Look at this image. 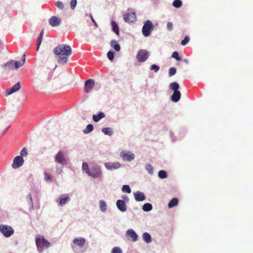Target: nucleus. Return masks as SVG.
Wrapping results in <instances>:
<instances>
[{"instance_id": "f03ea898", "label": "nucleus", "mask_w": 253, "mask_h": 253, "mask_svg": "<svg viewBox=\"0 0 253 253\" xmlns=\"http://www.w3.org/2000/svg\"><path fill=\"white\" fill-rule=\"evenodd\" d=\"M36 244L39 252H42L44 248H48L50 246L49 242L43 236L40 237L39 235L36 237Z\"/></svg>"}, {"instance_id": "39448f33", "label": "nucleus", "mask_w": 253, "mask_h": 253, "mask_svg": "<svg viewBox=\"0 0 253 253\" xmlns=\"http://www.w3.org/2000/svg\"><path fill=\"white\" fill-rule=\"evenodd\" d=\"M150 54L148 51L145 49L139 50L136 55V59L139 62H143L147 60Z\"/></svg>"}, {"instance_id": "6e6552de", "label": "nucleus", "mask_w": 253, "mask_h": 253, "mask_svg": "<svg viewBox=\"0 0 253 253\" xmlns=\"http://www.w3.org/2000/svg\"><path fill=\"white\" fill-rule=\"evenodd\" d=\"M120 156L124 161H131L134 159V155L128 151H122L120 153Z\"/></svg>"}, {"instance_id": "5701e85b", "label": "nucleus", "mask_w": 253, "mask_h": 253, "mask_svg": "<svg viewBox=\"0 0 253 253\" xmlns=\"http://www.w3.org/2000/svg\"><path fill=\"white\" fill-rule=\"evenodd\" d=\"M105 117V114L102 112H100L97 115H93L92 118L93 120L95 122H98L100 120L104 118Z\"/></svg>"}, {"instance_id": "3c124183", "label": "nucleus", "mask_w": 253, "mask_h": 253, "mask_svg": "<svg viewBox=\"0 0 253 253\" xmlns=\"http://www.w3.org/2000/svg\"><path fill=\"white\" fill-rule=\"evenodd\" d=\"M27 198L28 199V200L29 201V203H30V204L31 205V206H33V202L32 195L31 194H29V195H28Z\"/></svg>"}, {"instance_id": "7c9ffc66", "label": "nucleus", "mask_w": 253, "mask_h": 253, "mask_svg": "<svg viewBox=\"0 0 253 253\" xmlns=\"http://www.w3.org/2000/svg\"><path fill=\"white\" fill-rule=\"evenodd\" d=\"M93 126L92 124H88L86 126V128L84 129L83 132L85 134H87L90 133L93 130Z\"/></svg>"}, {"instance_id": "dca6fc26", "label": "nucleus", "mask_w": 253, "mask_h": 253, "mask_svg": "<svg viewBox=\"0 0 253 253\" xmlns=\"http://www.w3.org/2000/svg\"><path fill=\"white\" fill-rule=\"evenodd\" d=\"M105 166L107 169L112 170L119 169L121 165L119 162L107 163L105 164Z\"/></svg>"}, {"instance_id": "9d476101", "label": "nucleus", "mask_w": 253, "mask_h": 253, "mask_svg": "<svg viewBox=\"0 0 253 253\" xmlns=\"http://www.w3.org/2000/svg\"><path fill=\"white\" fill-rule=\"evenodd\" d=\"M95 82L92 79H88L84 83V90L86 93H88L93 88Z\"/></svg>"}, {"instance_id": "a19ab883", "label": "nucleus", "mask_w": 253, "mask_h": 253, "mask_svg": "<svg viewBox=\"0 0 253 253\" xmlns=\"http://www.w3.org/2000/svg\"><path fill=\"white\" fill-rule=\"evenodd\" d=\"M56 7L59 9L62 10L64 8V5L62 2L58 1L56 2Z\"/></svg>"}, {"instance_id": "4468645a", "label": "nucleus", "mask_w": 253, "mask_h": 253, "mask_svg": "<svg viewBox=\"0 0 253 253\" xmlns=\"http://www.w3.org/2000/svg\"><path fill=\"white\" fill-rule=\"evenodd\" d=\"M126 236L129 240H131L133 242H135L137 240V235L135 231L131 229L127 231Z\"/></svg>"}, {"instance_id": "cd10ccee", "label": "nucleus", "mask_w": 253, "mask_h": 253, "mask_svg": "<svg viewBox=\"0 0 253 253\" xmlns=\"http://www.w3.org/2000/svg\"><path fill=\"white\" fill-rule=\"evenodd\" d=\"M169 87L173 91H178V89L179 88V85L177 83L173 82L170 84Z\"/></svg>"}, {"instance_id": "a878e982", "label": "nucleus", "mask_w": 253, "mask_h": 253, "mask_svg": "<svg viewBox=\"0 0 253 253\" xmlns=\"http://www.w3.org/2000/svg\"><path fill=\"white\" fill-rule=\"evenodd\" d=\"M178 203V200L176 198H172L168 204V207L169 208H173L176 206Z\"/></svg>"}, {"instance_id": "2f4dec72", "label": "nucleus", "mask_w": 253, "mask_h": 253, "mask_svg": "<svg viewBox=\"0 0 253 253\" xmlns=\"http://www.w3.org/2000/svg\"><path fill=\"white\" fill-rule=\"evenodd\" d=\"M142 209L145 211H149L152 209V206L150 203H146L143 206Z\"/></svg>"}, {"instance_id": "e433bc0d", "label": "nucleus", "mask_w": 253, "mask_h": 253, "mask_svg": "<svg viewBox=\"0 0 253 253\" xmlns=\"http://www.w3.org/2000/svg\"><path fill=\"white\" fill-rule=\"evenodd\" d=\"M176 72V69L175 68H174V67L170 68L169 69V76L170 77V76H173L175 74Z\"/></svg>"}, {"instance_id": "393cba45", "label": "nucleus", "mask_w": 253, "mask_h": 253, "mask_svg": "<svg viewBox=\"0 0 253 253\" xmlns=\"http://www.w3.org/2000/svg\"><path fill=\"white\" fill-rule=\"evenodd\" d=\"M110 45L114 49L117 51H119L121 49L120 45L117 43V42L115 40H112L111 42Z\"/></svg>"}, {"instance_id": "a18cd8bd", "label": "nucleus", "mask_w": 253, "mask_h": 253, "mask_svg": "<svg viewBox=\"0 0 253 253\" xmlns=\"http://www.w3.org/2000/svg\"><path fill=\"white\" fill-rule=\"evenodd\" d=\"M42 37L41 36H39L37 39V50H38L39 48L40 47V46L41 44L42 41Z\"/></svg>"}, {"instance_id": "09e8293b", "label": "nucleus", "mask_w": 253, "mask_h": 253, "mask_svg": "<svg viewBox=\"0 0 253 253\" xmlns=\"http://www.w3.org/2000/svg\"><path fill=\"white\" fill-rule=\"evenodd\" d=\"M44 176H45V179L46 181H50V182L52 181L51 176L47 172H44Z\"/></svg>"}, {"instance_id": "864d4df0", "label": "nucleus", "mask_w": 253, "mask_h": 253, "mask_svg": "<svg viewBox=\"0 0 253 253\" xmlns=\"http://www.w3.org/2000/svg\"><path fill=\"white\" fill-rule=\"evenodd\" d=\"M43 33H44V31H43V29H42V31L41 32L40 34V36H41V37H43Z\"/></svg>"}, {"instance_id": "58836bf2", "label": "nucleus", "mask_w": 253, "mask_h": 253, "mask_svg": "<svg viewBox=\"0 0 253 253\" xmlns=\"http://www.w3.org/2000/svg\"><path fill=\"white\" fill-rule=\"evenodd\" d=\"M150 69L151 70H154L155 72H157L159 70L160 67L157 65L153 64L150 66Z\"/></svg>"}, {"instance_id": "49530a36", "label": "nucleus", "mask_w": 253, "mask_h": 253, "mask_svg": "<svg viewBox=\"0 0 253 253\" xmlns=\"http://www.w3.org/2000/svg\"><path fill=\"white\" fill-rule=\"evenodd\" d=\"M77 0H71L70 2V6L72 9H74L77 5Z\"/></svg>"}, {"instance_id": "37998d69", "label": "nucleus", "mask_w": 253, "mask_h": 253, "mask_svg": "<svg viewBox=\"0 0 253 253\" xmlns=\"http://www.w3.org/2000/svg\"><path fill=\"white\" fill-rule=\"evenodd\" d=\"M28 153H27V150L26 148H23L22 150L20 152V156L22 157H26L27 156Z\"/></svg>"}, {"instance_id": "423d86ee", "label": "nucleus", "mask_w": 253, "mask_h": 253, "mask_svg": "<svg viewBox=\"0 0 253 253\" xmlns=\"http://www.w3.org/2000/svg\"><path fill=\"white\" fill-rule=\"evenodd\" d=\"M136 18L135 13L131 9H128L127 12L124 16L125 21L127 23H131L135 21Z\"/></svg>"}, {"instance_id": "8fccbe9b", "label": "nucleus", "mask_w": 253, "mask_h": 253, "mask_svg": "<svg viewBox=\"0 0 253 253\" xmlns=\"http://www.w3.org/2000/svg\"><path fill=\"white\" fill-rule=\"evenodd\" d=\"M167 28L169 30L171 31L173 28V24L171 22H168L167 25Z\"/></svg>"}, {"instance_id": "4c0bfd02", "label": "nucleus", "mask_w": 253, "mask_h": 253, "mask_svg": "<svg viewBox=\"0 0 253 253\" xmlns=\"http://www.w3.org/2000/svg\"><path fill=\"white\" fill-rule=\"evenodd\" d=\"M146 169L150 174L153 173V167L152 165L149 164L146 166Z\"/></svg>"}, {"instance_id": "a211bd4d", "label": "nucleus", "mask_w": 253, "mask_h": 253, "mask_svg": "<svg viewBox=\"0 0 253 253\" xmlns=\"http://www.w3.org/2000/svg\"><path fill=\"white\" fill-rule=\"evenodd\" d=\"M117 206L121 211H125L126 210V206L123 200H119L117 202Z\"/></svg>"}, {"instance_id": "72a5a7b5", "label": "nucleus", "mask_w": 253, "mask_h": 253, "mask_svg": "<svg viewBox=\"0 0 253 253\" xmlns=\"http://www.w3.org/2000/svg\"><path fill=\"white\" fill-rule=\"evenodd\" d=\"M182 1L180 0H175L172 3V5L176 8H179L182 6Z\"/></svg>"}, {"instance_id": "b1692460", "label": "nucleus", "mask_w": 253, "mask_h": 253, "mask_svg": "<svg viewBox=\"0 0 253 253\" xmlns=\"http://www.w3.org/2000/svg\"><path fill=\"white\" fill-rule=\"evenodd\" d=\"M144 241L147 243H150L152 241L151 237L149 233L145 232L142 235Z\"/></svg>"}, {"instance_id": "c03bdc74", "label": "nucleus", "mask_w": 253, "mask_h": 253, "mask_svg": "<svg viewBox=\"0 0 253 253\" xmlns=\"http://www.w3.org/2000/svg\"><path fill=\"white\" fill-rule=\"evenodd\" d=\"M112 253H122V251L121 249L119 247H115L114 248L111 252Z\"/></svg>"}, {"instance_id": "6ab92c4d", "label": "nucleus", "mask_w": 253, "mask_h": 253, "mask_svg": "<svg viewBox=\"0 0 253 253\" xmlns=\"http://www.w3.org/2000/svg\"><path fill=\"white\" fill-rule=\"evenodd\" d=\"M26 55L24 54L22 56V60L19 61H13V67L14 69H18L20 67L22 66L25 62Z\"/></svg>"}, {"instance_id": "c9c22d12", "label": "nucleus", "mask_w": 253, "mask_h": 253, "mask_svg": "<svg viewBox=\"0 0 253 253\" xmlns=\"http://www.w3.org/2000/svg\"><path fill=\"white\" fill-rule=\"evenodd\" d=\"M172 57L175 58L177 61H181V58L179 57L178 52L174 51L172 54Z\"/></svg>"}, {"instance_id": "f3484780", "label": "nucleus", "mask_w": 253, "mask_h": 253, "mask_svg": "<svg viewBox=\"0 0 253 253\" xmlns=\"http://www.w3.org/2000/svg\"><path fill=\"white\" fill-rule=\"evenodd\" d=\"M85 240L84 238H77L73 240V242L77 246L82 248L84 246Z\"/></svg>"}, {"instance_id": "f257e3e1", "label": "nucleus", "mask_w": 253, "mask_h": 253, "mask_svg": "<svg viewBox=\"0 0 253 253\" xmlns=\"http://www.w3.org/2000/svg\"><path fill=\"white\" fill-rule=\"evenodd\" d=\"M53 53L57 56L58 63L66 64L69 57L72 53V50L69 45L60 44L53 49Z\"/></svg>"}, {"instance_id": "bb28decb", "label": "nucleus", "mask_w": 253, "mask_h": 253, "mask_svg": "<svg viewBox=\"0 0 253 253\" xmlns=\"http://www.w3.org/2000/svg\"><path fill=\"white\" fill-rule=\"evenodd\" d=\"M111 25L113 31L118 36L119 35V29L118 25L115 21L111 22Z\"/></svg>"}, {"instance_id": "c85d7f7f", "label": "nucleus", "mask_w": 253, "mask_h": 253, "mask_svg": "<svg viewBox=\"0 0 253 253\" xmlns=\"http://www.w3.org/2000/svg\"><path fill=\"white\" fill-rule=\"evenodd\" d=\"M99 207H100V210L102 211L105 212L106 211L107 205L104 201H103V200L100 201Z\"/></svg>"}, {"instance_id": "f8f14e48", "label": "nucleus", "mask_w": 253, "mask_h": 253, "mask_svg": "<svg viewBox=\"0 0 253 253\" xmlns=\"http://www.w3.org/2000/svg\"><path fill=\"white\" fill-rule=\"evenodd\" d=\"M21 88V84L20 83L17 82L15 84L12 86L11 88H8L5 90V93L7 95H9L11 94H12L16 91L19 90Z\"/></svg>"}, {"instance_id": "603ef678", "label": "nucleus", "mask_w": 253, "mask_h": 253, "mask_svg": "<svg viewBox=\"0 0 253 253\" xmlns=\"http://www.w3.org/2000/svg\"><path fill=\"white\" fill-rule=\"evenodd\" d=\"M62 171V169H56V172L58 174L61 173Z\"/></svg>"}, {"instance_id": "20e7f679", "label": "nucleus", "mask_w": 253, "mask_h": 253, "mask_svg": "<svg viewBox=\"0 0 253 253\" xmlns=\"http://www.w3.org/2000/svg\"><path fill=\"white\" fill-rule=\"evenodd\" d=\"M0 232L2 233L5 237H9L13 235L14 230L9 225L1 224L0 225Z\"/></svg>"}, {"instance_id": "79ce46f5", "label": "nucleus", "mask_w": 253, "mask_h": 253, "mask_svg": "<svg viewBox=\"0 0 253 253\" xmlns=\"http://www.w3.org/2000/svg\"><path fill=\"white\" fill-rule=\"evenodd\" d=\"M107 57L110 60H112L114 58V52L112 51H109L107 53Z\"/></svg>"}, {"instance_id": "412c9836", "label": "nucleus", "mask_w": 253, "mask_h": 253, "mask_svg": "<svg viewBox=\"0 0 253 253\" xmlns=\"http://www.w3.org/2000/svg\"><path fill=\"white\" fill-rule=\"evenodd\" d=\"M134 195L135 199L137 201H142L145 199L144 194L139 191L134 193Z\"/></svg>"}, {"instance_id": "de8ad7c7", "label": "nucleus", "mask_w": 253, "mask_h": 253, "mask_svg": "<svg viewBox=\"0 0 253 253\" xmlns=\"http://www.w3.org/2000/svg\"><path fill=\"white\" fill-rule=\"evenodd\" d=\"M82 169L84 171H85V173H87L88 170H90L88 169V165L86 163H84L82 166Z\"/></svg>"}, {"instance_id": "473e14b6", "label": "nucleus", "mask_w": 253, "mask_h": 253, "mask_svg": "<svg viewBox=\"0 0 253 253\" xmlns=\"http://www.w3.org/2000/svg\"><path fill=\"white\" fill-rule=\"evenodd\" d=\"M158 176L160 178L164 179L167 178L168 175L166 171L161 170L158 172Z\"/></svg>"}, {"instance_id": "2eb2a0df", "label": "nucleus", "mask_w": 253, "mask_h": 253, "mask_svg": "<svg viewBox=\"0 0 253 253\" xmlns=\"http://www.w3.org/2000/svg\"><path fill=\"white\" fill-rule=\"evenodd\" d=\"M61 20L60 18L55 16H52L49 19V23L52 27H56L60 25Z\"/></svg>"}, {"instance_id": "1a4fd4ad", "label": "nucleus", "mask_w": 253, "mask_h": 253, "mask_svg": "<svg viewBox=\"0 0 253 253\" xmlns=\"http://www.w3.org/2000/svg\"><path fill=\"white\" fill-rule=\"evenodd\" d=\"M24 159L21 156H17L13 160L12 167L15 169L20 168L24 163Z\"/></svg>"}, {"instance_id": "9b49d317", "label": "nucleus", "mask_w": 253, "mask_h": 253, "mask_svg": "<svg viewBox=\"0 0 253 253\" xmlns=\"http://www.w3.org/2000/svg\"><path fill=\"white\" fill-rule=\"evenodd\" d=\"M87 173L88 175L93 178L99 177L101 175L100 169L98 167H96L93 169L88 170Z\"/></svg>"}, {"instance_id": "ddd939ff", "label": "nucleus", "mask_w": 253, "mask_h": 253, "mask_svg": "<svg viewBox=\"0 0 253 253\" xmlns=\"http://www.w3.org/2000/svg\"><path fill=\"white\" fill-rule=\"evenodd\" d=\"M70 198L68 195L63 194L61 195L57 200L56 202L58 205L60 206H62L65 205L67 202L70 201Z\"/></svg>"}, {"instance_id": "5fc2aeb1", "label": "nucleus", "mask_w": 253, "mask_h": 253, "mask_svg": "<svg viewBox=\"0 0 253 253\" xmlns=\"http://www.w3.org/2000/svg\"><path fill=\"white\" fill-rule=\"evenodd\" d=\"M92 21L95 24H96V22H95L94 20L93 19H92Z\"/></svg>"}, {"instance_id": "aec40b11", "label": "nucleus", "mask_w": 253, "mask_h": 253, "mask_svg": "<svg viewBox=\"0 0 253 253\" xmlns=\"http://www.w3.org/2000/svg\"><path fill=\"white\" fill-rule=\"evenodd\" d=\"M1 67L6 71H9L14 69L13 61H10L5 64L1 65Z\"/></svg>"}, {"instance_id": "4be33fe9", "label": "nucleus", "mask_w": 253, "mask_h": 253, "mask_svg": "<svg viewBox=\"0 0 253 253\" xmlns=\"http://www.w3.org/2000/svg\"><path fill=\"white\" fill-rule=\"evenodd\" d=\"M181 97V93L179 91H175L173 92L171 98V100L174 102H178Z\"/></svg>"}, {"instance_id": "0eeeda50", "label": "nucleus", "mask_w": 253, "mask_h": 253, "mask_svg": "<svg viewBox=\"0 0 253 253\" xmlns=\"http://www.w3.org/2000/svg\"><path fill=\"white\" fill-rule=\"evenodd\" d=\"M55 161L56 163H59L62 165H65L67 164V160L65 157V154L62 151H59L55 156Z\"/></svg>"}, {"instance_id": "c756f323", "label": "nucleus", "mask_w": 253, "mask_h": 253, "mask_svg": "<svg viewBox=\"0 0 253 253\" xmlns=\"http://www.w3.org/2000/svg\"><path fill=\"white\" fill-rule=\"evenodd\" d=\"M102 131L105 134L111 136L113 134L112 129L110 127H105L102 128Z\"/></svg>"}, {"instance_id": "7ed1b4c3", "label": "nucleus", "mask_w": 253, "mask_h": 253, "mask_svg": "<svg viewBox=\"0 0 253 253\" xmlns=\"http://www.w3.org/2000/svg\"><path fill=\"white\" fill-rule=\"evenodd\" d=\"M154 26L152 22L150 20H146L142 27V32L145 37H148L150 33L154 30Z\"/></svg>"}, {"instance_id": "ea45409f", "label": "nucleus", "mask_w": 253, "mask_h": 253, "mask_svg": "<svg viewBox=\"0 0 253 253\" xmlns=\"http://www.w3.org/2000/svg\"><path fill=\"white\" fill-rule=\"evenodd\" d=\"M190 41V38L188 36H186L184 40H183L181 42V44L182 45L184 46L185 45Z\"/></svg>"}, {"instance_id": "f704fd0d", "label": "nucleus", "mask_w": 253, "mask_h": 253, "mask_svg": "<svg viewBox=\"0 0 253 253\" xmlns=\"http://www.w3.org/2000/svg\"><path fill=\"white\" fill-rule=\"evenodd\" d=\"M122 191L123 192L127 193H130L131 192V190L130 189V187L127 185H124L123 186L122 188Z\"/></svg>"}]
</instances>
